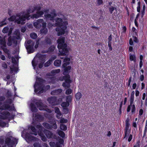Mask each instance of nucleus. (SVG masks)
Listing matches in <instances>:
<instances>
[{
    "instance_id": "17",
    "label": "nucleus",
    "mask_w": 147,
    "mask_h": 147,
    "mask_svg": "<svg viewBox=\"0 0 147 147\" xmlns=\"http://www.w3.org/2000/svg\"><path fill=\"white\" fill-rule=\"evenodd\" d=\"M47 101L51 105L54 106L57 104V98L55 96L49 98L47 99Z\"/></svg>"
},
{
    "instance_id": "61",
    "label": "nucleus",
    "mask_w": 147,
    "mask_h": 147,
    "mask_svg": "<svg viewBox=\"0 0 147 147\" xmlns=\"http://www.w3.org/2000/svg\"><path fill=\"white\" fill-rule=\"evenodd\" d=\"M33 146L34 147H40V145L37 142L33 144Z\"/></svg>"
},
{
    "instance_id": "27",
    "label": "nucleus",
    "mask_w": 147,
    "mask_h": 147,
    "mask_svg": "<svg viewBox=\"0 0 147 147\" xmlns=\"http://www.w3.org/2000/svg\"><path fill=\"white\" fill-rule=\"evenodd\" d=\"M42 125L45 128L48 129H51V125L49 123L45 122L42 123Z\"/></svg>"
},
{
    "instance_id": "49",
    "label": "nucleus",
    "mask_w": 147,
    "mask_h": 147,
    "mask_svg": "<svg viewBox=\"0 0 147 147\" xmlns=\"http://www.w3.org/2000/svg\"><path fill=\"white\" fill-rule=\"evenodd\" d=\"M49 144L51 147H56V144L54 142H51L49 143Z\"/></svg>"
},
{
    "instance_id": "13",
    "label": "nucleus",
    "mask_w": 147,
    "mask_h": 147,
    "mask_svg": "<svg viewBox=\"0 0 147 147\" xmlns=\"http://www.w3.org/2000/svg\"><path fill=\"white\" fill-rule=\"evenodd\" d=\"M13 43L15 45L17 44V40L16 37L13 36H9L8 39V42L7 43V45L8 46H11L12 43Z\"/></svg>"
},
{
    "instance_id": "42",
    "label": "nucleus",
    "mask_w": 147,
    "mask_h": 147,
    "mask_svg": "<svg viewBox=\"0 0 147 147\" xmlns=\"http://www.w3.org/2000/svg\"><path fill=\"white\" fill-rule=\"evenodd\" d=\"M145 5H143V9L141 11V17L142 18L144 15L145 11Z\"/></svg>"
},
{
    "instance_id": "18",
    "label": "nucleus",
    "mask_w": 147,
    "mask_h": 147,
    "mask_svg": "<svg viewBox=\"0 0 147 147\" xmlns=\"http://www.w3.org/2000/svg\"><path fill=\"white\" fill-rule=\"evenodd\" d=\"M49 123L51 124V129L52 128L54 129H56L57 128V126L55 120L53 119L50 120Z\"/></svg>"
},
{
    "instance_id": "22",
    "label": "nucleus",
    "mask_w": 147,
    "mask_h": 147,
    "mask_svg": "<svg viewBox=\"0 0 147 147\" xmlns=\"http://www.w3.org/2000/svg\"><path fill=\"white\" fill-rule=\"evenodd\" d=\"M30 129L33 132V133H30L31 134H34L35 136L37 135V130L34 126H31L30 127Z\"/></svg>"
},
{
    "instance_id": "64",
    "label": "nucleus",
    "mask_w": 147,
    "mask_h": 147,
    "mask_svg": "<svg viewBox=\"0 0 147 147\" xmlns=\"http://www.w3.org/2000/svg\"><path fill=\"white\" fill-rule=\"evenodd\" d=\"M12 100L11 99H8L7 101L6 102L9 104L11 105L12 103Z\"/></svg>"
},
{
    "instance_id": "44",
    "label": "nucleus",
    "mask_w": 147,
    "mask_h": 147,
    "mask_svg": "<svg viewBox=\"0 0 147 147\" xmlns=\"http://www.w3.org/2000/svg\"><path fill=\"white\" fill-rule=\"evenodd\" d=\"M72 98L71 95H69L66 97V101L68 102L69 103L70 102Z\"/></svg>"
},
{
    "instance_id": "40",
    "label": "nucleus",
    "mask_w": 147,
    "mask_h": 147,
    "mask_svg": "<svg viewBox=\"0 0 147 147\" xmlns=\"http://www.w3.org/2000/svg\"><path fill=\"white\" fill-rule=\"evenodd\" d=\"M60 129L63 130L65 131L67 129V127L64 124H62L60 125Z\"/></svg>"
},
{
    "instance_id": "15",
    "label": "nucleus",
    "mask_w": 147,
    "mask_h": 147,
    "mask_svg": "<svg viewBox=\"0 0 147 147\" xmlns=\"http://www.w3.org/2000/svg\"><path fill=\"white\" fill-rule=\"evenodd\" d=\"M3 110V109L2 106L0 107V113L3 115H0V117L3 119H7L9 116L10 113L9 111H5L2 112Z\"/></svg>"
},
{
    "instance_id": "7",
    "label": "nucleus",
    "mask_w": 147,
    "mask_h": 147,
    "mask_svg": "<svg viewBox=\"0 0 147 147\" xmlns=\"http://www.w3.org/2000/svg\"><path fill=\"white\" fill-rule=\"evenodd\" d=\"M34 8L35 11H37L36 13L33 14L32 16H28V18H29V17H30L33 19L34 18H38L41 17L44 14V11H40L41 7L40 6H34Z\"/></svg>"
},
{
    "instance_id": "63",
    "label": "nucleus",
    "mask_w": 147,
    "mask_h": 147,
    "mask_svg": "<svg viewBox=\"0 0 147 147\" xmlns=\"http://www.w3.org/2000/svg\"><path fill=\"white\" fill-rule=\"evenodd\" d=\"M70 59L69 58H65L64 59V62H69Z\"/></svg>"
},
{
    "instance_id": "9",
    "label": "nucleus",
    "mask_w": 147,
    "mask_h": 147,
    "mask_svg": "<svg viewBox=\"0 0 147 147\" xmlns=\"http://www.w3.org/2000/svg\"><path fill=\"white\" fill-rule=\"evenodd\" d=\"M38 59L37 62L33 60L32 62V65L34 69H35L36 67L38 64V62L44 63L46 58V55H45L40 54L38 55Z\"/></svg>"
},
{
    "instance_id": "10",
    "label": "nucleus",
    "mask_w": 147,
    "mask_h": 147,
    "mask_svg": "<svg viewBox=\"0 0 147 147\" xmlns=\"http://www.w3.org/2000/svg\"><path fill=\"white\" fill-rule=\"evenodd\" d=\"M35 104L37 106V108H38L40 110H45L49 113L51 112V110L47 108V105H44L42 102L41 100H39L36 102Z\"/></svg>"
},
{
    "instance_id": "53",
    "label": "nucleus",
    "mask_w": 147,
    "mask_h": 147,
    "mask_svg": "<svg viewBox=\"0 0 147 147\" xmlns=\"http://www.w3.org/2000/svg\"><path fill=\"white\" fill-rule=\"evenodd\" d=\"M125 131V136L124 137V138H125L126 137H127L129 135L130 131Z\"/></svg>"
},
{
    "instance_id": "21",
    "label": "nucleus",
    "mask_w": 147,
    "mask_h": 147,
    "mask_svg": "<svg viewBox=\"0 0 147 147\" xmlns=\"http://www.w3.org/2000/svg\"><path fill=\"white\" fill-rule=\"evenodd\" d=\"M9 31L8 33V35H10L11 33V31H10V30H9V27L8 26L5 27H4L2 30V32L3 33H7Z\"/></svg>"
},
{
    "instance_id": "59",
    "label": "nucleus",
    "mask_w": 147,
    "mask_h": 147,
    "mask_svg": "<svg viewBox=\"0 0 147 147\" xmlns=\"http://www.w3.org/2000/svg\"><path fill=\"white\" fill-rule=\"evenodd\" d=\"M111 42H108V46L109 48V50L110 51H111L112 50V47H111Z\"/></svg>"
},
{
    "instance_id": "11",
    "label": "nucleus",
    "mask_w": 147,
    "mask_h": 147,
    "mask_svg": "<svg viewBox=\"0 0 147 147\" xmlns=\"http://www.w3.org/2000/svg\"><path fill=\"white\" fill-rule=\"evenodd\" d=\"M57 16L56 12L55 9L52 10L50 13H45L44 16L46 18L49 19L53 22L54 21L55 18Z\"/></svg>"
},
{
    "instance_id": "54",
    "label": "nucleus",
    "mask_w": 147,
    "mask_h": 147,
    "mask_svg": "<svg viewBox=\"0 0 147 147\" xmlns=\"http://www.w3.org/2000/svg\"><path fill=\"white\" fill-rule=\"evenodd\" d=\"M18 68H17L16 67H15L14 68H10V69H11L10 73H12V71H14L15 72H17V71L18 70Z\"/></svg>"
},
{
    "instance_id": "47",
    "label": "nucleus",
    "mask_w": 147,
    "mask_h": 147,
    "mask_svg": "<svg viewBox=\"0 0 147 147\" xmlns=\"http://www.w3.org/2000/svg\"><path fill=\"white\" fill-rule=\"evenodd\" d=\"M72 92V90L70 89H68L66 91L65 94H66L69 95L71 94Z\"/></svg>"
},
{
    "instance_id": "50",
    "label": "nucleus",
    "mask_w": 147,
    "mask_h": 147,
    "mask_svg": "<svg viewBox=\"0 0 147 147\" xmlns=\"http://www.w3.org/2000/svg\"><path fill=\"white\" fill-rule=\"evenodd\" d=\"M63 111L65 114H67L68 112V109L67 107L63 108Z\"/></svg>"
},
{
    "instance_id": "34",
    "label": "nucleus",
    "mask_w": 147,
    "mask_h": 147,
    "mask_svg": "<svg viewBox=\"0 0 147 147\" xmlns=\"http://www.w3.org/2000/svg\"><path fill=\"white\" fill-rule=\"evenodd\" d=\"M69 103L66 101L65 102H63L61 104V105L62 107L63 108L66 107H67L69 106Z\"/></svg>"
},
{
    "instance_id": "35",
    "label": "nucleus",
    "mask_w": 147,
    "mask_h": 147,
    "mask_svg": "<svg viewBox=\"0 0 147 147\" xmlns=\"http://www.w3.org/2000/svg\"><path fill=\"white\" fill-rule=\"evenodd\" d=\"M41 33L46 34L48 32V30L46 28H42L40 30Z\"/></svg>"
},
{
    "instance_id": "8",
    "label": "nucleus",
    "mask_w": 147,
    "mask_h": 147,
    "mask_svg": "<svg viewBox=\"0 0 147 147\" xmlns=\"http://www.w3.org/2000/svg\"><path fill=\"white\" fill-rule=\"evenodd\" d=\"M5 144L9 147H12L14 144L18 143L17 140L12 136L7 138L5 141Z\"/></svg>"
},
{
    "instance_id": "36",
    "label": "nucleus",
    "mask_w": 147,
    "mask_h": 147,
    "mask_svg": "<svg viewBox=\"0 0 147 147\" xmlns=\"http://www.w3.org/2000/svg\"><path fill=\"white\" fill-rule=\"evenodd\" d=\"M19 18H16V17L15 16H12L9 18H8V20L9 21H13L15 20V22L17 23L16 22V20L17 19H18Z\"/></svg>"
},
{
    "instance_id": "6",
    "label": "nucleus",
    "mask_w": 147,
    "mask_h": 147,
    "mask_svg": "<svg viewBox=\"0 0 147 147\" xmlns=\"http://www.w3.org/2000/svg\"><path fill=\"white\" fill-rule=\"evenodd\" d=\"M35 44V42L31 40L25 41V45L28 53H31L34 52V47Z\"/></svg>"
},
{
    "instance_id": "16",
    "label": "nucleus",
    "mask_w": 147,
    "mask_h": 147,
    "mask_svg": "<svg viewBox=\"0 0 147 147\" xmlns=\"http://www.w3.org/2000/svg\"><path fill=\"white\" fill-rule=\"evenodd\" d=\"M30 134L27 133L25 134V138L27 142L35 141L36 140L35 137L32 136L30 135Z\"/></svg>"
},
{
    "instance_id": "56",
    "label": "nucleus",
    "mask_w": 147,
    "mask_h": 147,
    "mask_svg": "<svg viewBox=\"0 0 147 147\" xmlns=\"http://www.w3.org/2000/svg\"><path fill=\"white\" fill-rule=\"evenodd\" d=\"M55 112L57 113L59 112V113H58V115L60 116L62 115L60 113L59 109L58 108H55Z\"/></svg>"
},
{
    "instance_id": "30",
    "label": "nucleus",
    "mask_w": 147,
    "mask_h": 147,
    "mask_svg": "<svg viewBox=\"0 0 147 147\" xmlns=\"http://www.w3.org/2000/svg\"><path fill=\"white\" fill-rule=\"evenodd\" d=\"M53 61V60L51 59H50L47 62L44 64L45 67H47L49 66L51 64Z\"/></svg>"
},
{
    "instance_id": "43",
    "label": "nucleus",
    "mask_w": 147,
    "mask_h": 147,
    "mask_svg": "<svg viewBox=\"0 0 147 147\" xmlns=\"http://www.w3.org/2000/svg\"><path fill=\"white\" fill-rule=\"evenodd\" d=\"M30 36L32 38L35 39L37 38V36L35 33L34 32L30 34Z\"/></svg>"
},
{
    "instance_id": "58",
    "label": "nucleus",
    "mask_w": 147,
    "mask_h": 147,
    "mask_svg": "<svg viewBox=\"0 0 147 147\" xmlns=\"http://www.w3.org/2000/svg\"><path fill=\"white\" fill-rule=\"evenodd\" d=\"M44 63L40 62L38 65V67L39 68H41L43 66V64Z\"/></svg>"
},
{
    "instance_id": "55",
    "label": "nucleus",
    "mask_w": 147,
    "mask_h": 147,
    "mask_svg": "<svg viewBox=\"0 0 147 147\" xmlns=\"http://www.w3.org/2000/svg\"><path fill=\"white\" fill-rule=\"evenodd\" d=\"M136 110V108L135 105H133L132 106V109L131 110L132 113H134L135 112Z\"/></svg>"
},
{
    "instance_id": "39",
    "label": "nucleus",
    "mask_w": 147,
    "mask_h": 147,
    "mask_svg": "<svg viewBox=\"0 0 147 147\" xmlns=\"http://www.w3.org/2000/svg\"><path fill=\"white\" fill-rule=\"evenodd\" d=\"M6 19L7 18H6L5 19H4L3 21L0 22V24H1L0 26L1 27L3 26V25H5L7 24V23L5 22Z\"/></svg>"
},
{
    "instance_id": "29",
    "label": "nucleus",
    "mask_w": 147,
    "mask_h": 147,
    "mask_svg": "<svg viewBox=\"0 0 147 147\" xmlns=\"http://www.w3.org/2000/svg\"><path fill=\"white\" fill-rule=\"evenodd\" d=\"M2 107L3 109V110L6 109H9L10 108V105L8 104H4L2 106Z\"/></svg>"
},
{
    "instance_id": "33",
    "label": "nucleus",
    "mask_w": 147,
    "mask_h": 147,
    "mask_svg": "<svg viewBox=\"0 0 147 147\" xmlns=\"http://www.w3.org/2000/svg\"><path fill=\"white\" fill-rule=\"evenodd\" d=\"M82 94L80 92L77 93L75 95V97L77 100H79L81 97Z\"/></svg>"
},
{
    "instance_id": "2",
    "label": "nucleus",
    "mask_w": 147,
    "mask_h": 147,
    "mask_svg": "<svg viewBox=\"0 0 147 147\" xmlns=\"http://www.w3.org/2000/svg\"><path fill=\"white\" fill-rule=\"evenodd\" d=\"M55 20L56 22L55 25L58 26L56 29V31L58 32L57 33L58 36H60L64 34L67 28V26L65 24L62 23L63 20L61 18H57Z\"/></svg>"
},
{
    "instance_id": "28",
    "label": "nucleus",
    "mask_w": 147,
    "mask_h": 147,
    "mask_svg": "<svg viewBox=\"0 0 147 147\" xmlns=\"http://www.w3.org/2000/svg\"><path fill=\"white\" fill-rule=\"evenodd\" d=\"M0 126L1 127H4L6 125V123L3 122L2 119H3L1 118V117H0Z\"/></svg>"
},
{
    "instance_id": "45",
    "label": "nucleus",
    "mask_w": 147,
    "mask_h": 147,
    "mask_svg": "<svg viewBox=\"0 0 147 147\" xmlns=\"http://www.w3.org/2000/svg\"><path fill=\"white\" fill-rule=\"evenodd\" d=\"M130 59L131 61H134L135 59V56L131 54H129Z\"/></svg>"
},
{
    "instance_id": "32",
    "label": "nucleus",
    "mask_w": 147,
    "mask_h": 147,
    "mask_svg": "<svg viewBox=\"0 0 147 147\" xmlns=\"http://www.w3.org/2000/svg\"><path fill=\"white\" fill-rule=\"evenodd\" d=\"M35 118L38 121H40L43 119V117L42 116L38 114H36Z\"/></svg>"
},
{
    "instance_id": "25",
    "label": "nucleus",
    "mask_w": 147,
    "mask_h": 147,
    "mask_svg": "<svg viewBox=\"0 0 147 147\" xmlns=\"http://www.w3.org/2000/svg\"><path fill=\"white\" fill-rule=\"evenodd\" d=\"M57 133H58V135L62 137L63 138H64L65 136V134L62 131L59 130H57Z\"/></svg>"
},
{
    "instance_id": "26",
    "label": "nucleus",
    "mask_w": 147,
    "mask_h": 147,
    "mask_svg": "<svg viewBox=\"0 0 147 147\" xmlns=\"http://www.w3.org/2000/svg\"><path fill=\"white\" fill-rule=\"evenodd\" d=\"M60 70L59 69H57L53 70L51 71V73L50 75L52 76V75L54 76L56 74L60 72Z\"/></svg>"
},
{
    "instance_id": "24",
    "label": "nucleus",
    "mask_w": 147,
    "mask_h": 147,
    "mask_svg": "<svg viewBox=\"0 0 147 147\" xmlns=\"http://www.w3.org/2000/svg\"><path fill=\"white\" fill-rule=\"evenodd\" d=\"M30 106L31 110L32 112H37V109L34 104L31 103Z\"/></svg>"
},
{
    "instance_id": "41",
    "label": "nucleus",
    "mask_w": 147,
    "mask_h": 147,
    "mask_svg": "<svg viewBox=\"0 0 147 147\" xmlns=\"http://www.w3.org/2000/svg\"><path fill=\"white\" fill-rule=\"evenodd\" d=\"M55 49V47L54 45H51L48 49L49 52H52L54 51Z\"/></svg>"
},
{
    "instance_id": "60",
    "label": "nucleus",
    "mask_w": 147,
    "mask_h": 147,
    "mask_svg": "<svg viewBox=\"0 0 147 147\" xmlns=\"http://www.w3.org/2000/svg\"><path fill=\"white\" fill-rule=\"evenodd\" d=\"M108 42H111V41L112 40V35L111 34L109 36L108 38Z\"/></svg>"
},
{
    "instance_id": "1",
    "label": "nucleus",
    "mask_w": 147,
    "mask_h": 147,
    "mask_svg": "<svg viewBox=\"0 0 147 147\" xmlns=\"http://www.w3.org/2000/svg\"><path fill=\"white\" fill-rule=\"evenodd\" d=\"M64 68V71L63 72V74L65 76H63L62 78H60V80L61 81L65 80V82L62 84V86L65 89H67L70 87V84L71 82V80L70 79V76L69 74L70 72L71 67V66H68Z\"/></svg>"
},
{
    "instance_id": "57",
    "label": "nucleus",
    "mask_w": 147,
    "mask_h": 147,
    "mask_svg": "<svg viewBox=\"0 0 147 147\" xmlns=\"http://www.w3.org/2000/svg\"><path fill=\"white\" fill-rule=\"evenodd\" d=\"M140 141H138L136 144L134 146L135 147H140Z\"/></svg>"
},
{
    "instance_id": "31",
    "label": "nucleus",
    "mask_w": 147,
    "mask_h": 147,
    "mask_svg": "<svg viewBox=\"0 0 147 147\" xmlns=\"http://www.w3.org/2000/svg\"><path fill=\"white\" fill-rule=\"evenodd\" d=\"M34 26L37 28H40L41 26V24L38 22H34Z\"/></svg>"
},
{
    "instance_id": "5",
    "label": "nucleus",
    "mask_w": 147,
    "mask_h": 147,
    "mask_svg": "<svg viewBox=\"0 0 147 147\" xmlns=\"http://www.w3.org/2000/svg\"><path fill=\"white\" fill-rule=\"evenodd\" d=\"M35 11V9L34 6H32L29 7L28 9L27 10V13L25 14L23 17H20L18 19H17L16 20V22L18 24H24L25 23V21L26 20H28L30 18H32L30 17L28 18V16H32V15H30L29 14L32 13H33Z\"/></svg>"
},
{
    "instance_id": "62",
    "label": "nucleus",
    "mask_w": 147,
    "mask_h": 147,
    "mask_svg": "<svg viewBox=\"0 0 147 147\" xmlns=\"http://www.w3.org/2000/svg\"><path fill=\"white\" fill-rule=\"evenodd\" d=\"M97 4L98 5H99L101 4H102V3H103V1H102V0H97Z\"/></svg>"
},
{
    "instance_id": "20",
    "label": "nucleus",
    "mask_w": 147,
    "mask_h": 147,
    "mask_svg": "<svg viewBox=\"0 0 147 147\" xmlns=\"http://www.w3.org/2000/svg\"><path fill=\"white\" fill-rule=\"evenodd\" d=\"M62 90L61 89H59L52 91L51 92V94L52 95H57L61 93L62 92Z\"/></svg>"
},
{
    "instance_id": "37",
    "label": "nucleus",
    "mask_w": 147,
    "mask_h": 147,
    "mask_svg": "<svg viewBox=\"0 0 147 147\" xmlns=\"http://www.w3.org/2000/svg\"><path fill=\"white\" fill-rule=\"evenodd\" d=\"M53 76H54L53 75ZM56 78L54 76H52L51 77H49L48 78V80H50L49 82H53L55 81V80L56 79Z\"/></svg>"
},
{
    "instance_id": "51",
    "label": "nucleus",
    "mask_w": 147,
    "mask_h": 147,
    "mask_svg": "<svg viewBox=\"0 0 147 147\" xmlns=\"http://www.w3.org/2000/svg\"><path fill=\"white\" fill-rule=\"evenodd\" d=\"M36 127L40 131L42 130V127L40 125V124H37Z\"/></svg>"
},
{
    "instance_id": "46",
    "label": "nucleus",
    "mask_w": 147,
    "mask_h": 147,
    "mask_svg": "<svg viewBox=\"0 0 147 147\" xmlns=\"http://www.w3.org/2000/svg\"><path fill=\"white\" fill-rule=\"evenodd\" d=\"M115 9H116V8L115 7H113L112 6L109 7V11L111 14H112V13L113 12Z\"/></svg>"
},
{
    "instance_id": "12",
    "label": "nucleus",
    "mask_w": 147,
    "mask_h": 147,
    "mask_svg": "<svg viewBox=\"0 0 147 147\" xmlns=\"http://www.w3.org/2000/svg\"><path fill=\"white\" fill-rule=\"evenodd\" d=\"M52 42V38L49 36H47L45 38V40L42 41V45L45 47L49 46L51 45Z\"/></svg>"
},
{
    "instance_id": "23",
    "label": "nucleus",
    "mask_w": 147,
    "mask_h": 147,
    "mask_svg": "<svg viewBox=\"0 0 147 147\" xmlns=\"http://www.w3.org/2000/svg\"><path fill=\"white\" fill-rule=\"evenodd\" d=\"M61 61L60 59H57L55 60L54 63L55 66L57 67H59L61 65Z\"/></svg>"
},
{
    "instance_id": "3",
    "label": "nucleus",
    "mask_w": 147,
    "mask_h": 147,
    "mask_svg": "<svg viewBox=\"0 0 147 147\" xmlns=\"http://www.w3.org/2000/svg\"><path fill=\"white\" fill-rule=\"evenodd\" d=\"M65 38L62 37L58 39L57 42L58 43L57 47L59 51L62 55L64 56L67 55L69 51L67 48V45L65 43Z\"/></svg>"
},
{
    "instance_id": "14",
    "label": "nucleus",
    "mask_w": 147,
    "mask_h": 147,
    "mask_svg": "<svg viewBox=\"0 0 147 147\" xmlns=\"http://www.w3.org/2000/svg\"><path fill=\"white\" fill-rule=\"evenodd\" d=\"M44 133L47 137L48 138L55 139L57 138L56 135L49 130L45 129L44 131Z\"/></svg>"
},
{
    "instance_id": "19",
    "label": "nucleus",
    "mask_w": 147,
    "mask_h": 147,
    "mask_svg": "<svg viewBox=\"0 0 147 147\" xmlns=\"http://www.w3.org/2000/svg\"><path fill=\"white\" fill-rule=\"evenodd\" d=\"M0 45H1V47H6V42L5 38L2 37L0 36Z\"/></svg>"
},
{
    "instance_id": "52",
    "label": "nucleus",
    "mask_w": 147,
    "mask_h": 147,
    "mask_svg": "<svg viewBox=\"0 0 147 147\" xmlns=\"http://www.w3.org/2000/svg\"><path fill=\"white\" fill-rule=\"evenodd\" d=\"M60 122L61 123H66L67 122V120L63 118L60 120Z\"/></svg>"
},
{
    "instance_id": "4",
    "label": "nucleus",
    "mask_w": 147,
    "mask_h": 147,
    "mask_svg": "<svg viewBox=\"0 0 147 147\" xmlns=\"http://www.w3.org/2000/svg\"><path fill=\"white\" fill-rule=\"evenodd\" d=\"M45 81L42 78H39L37 79L34 85V92H37L38 91L39 94L42 93L44 92V88L45 86Z\"/></svg>"
},
{
    "instance_id": "38",
    "label": "nucleus",
    "mask_w": 147,
    "mask_h": 147,
    "mask_svg": "<svg viewBox=\"0 0 147 147\" xmlns=\"http://www.w3.org/2000/svg\"><path fill=\"white\" fill-rule=\"evenodd\" d=\"M40 136L41 137V140L45 142L47 141V139L46 138L45 136L43 134L40 133Z\"/></svg>"
},
{
    "instance_id": "48",
    "label": "nucleus",
    "mask_w": 147,
    "mask_h": 147,
    "mask_svg": "<svg viewBox=\"0 0 147 147\" xmlns=\"http://www.w3.org/2000/svg\"><path fill=\"white\" fill-rule=\"evenodd\" d=\"M64 63L62 65V67L63 68H65L66 67H67V66L69 65L70 64L69 62H64Z\"/></svg>"
}]
</instances>
